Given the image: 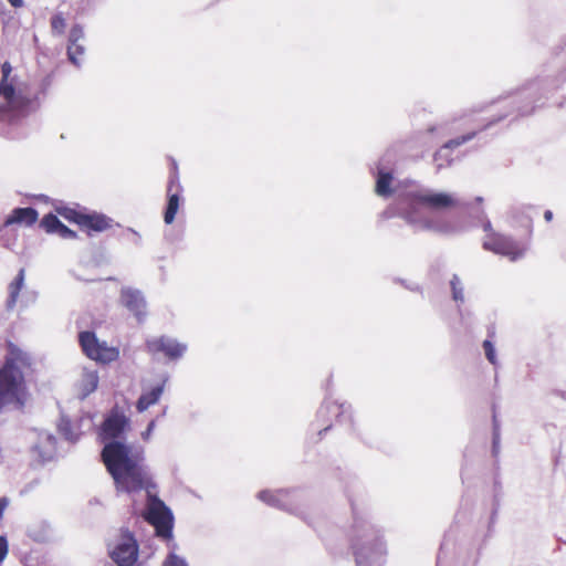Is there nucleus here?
I'll return each instance as SVG.
<instances>
[{
	"instance_id": "obj_1",
	"label": "nucleus",
	"mask_w": 566,
	"mask_h": 566,
	"mask_svg": "<svg viewBox=\"0 0 566 566\" xmlns=\"http://www.w3.org/2000/svg\"><path fill=\"white\" fill-rule=\"evenodd\" d=\"M128 426V419L118 412H112L101 428L103 462L112 475L117 492H147L146 520L155 527L158 536L170 538L174 517L170 510L153 491L156 484L149 468L145 463V452L142 447L119 441Z\"/></svg>"
},
{
	"instance_id": "obj_2",
	"label": "nucleus",
	"mask_w": 566,
	"mask_h": 566,
	"mask_svg": "<svg viewBox=\"0 0 566 566\" xmlns=\"http://www.w3.org/2000/svg\"><path fill=\"white\" fill-rule=\"evenodd\" d=\"M402 203L399 216L408 224L418 230L442 233L449 232L451 228L433 212L450 211L467 206L457 193L432 188L409 190Z\"/></svg>"
},
{
	"instance_id": "obj_3",
	"label": "nucleus",
	"mask_w": 566,
	"mask_h": 566,
	"mask_svg": "<svg viewBox=\"0 0 566 566\" xmlns=\"http://www.w3.org/2000/svg\"><path fill=\"white\" fill-rule=\"evenodd\" d=\"M0 81V132L11 134V128L21 122L39 106L36 91L24 81L11 76L12 67L9 62L1 65Z\"/></svg>"
},
{
	"instance_id": "obj_4",
	"label": "nucleus",
	"mask_w": 566,
	"mask_h": 566,
	"mask_svg": "<svg viewBox=\"0 0 566 566\" xmlns=\"http://www.w3.org/2000/svg\"><path fill=\"white\" fill-rule=\"evenodd\" d=\"M352 546L356 566H384L386 545L379 531L366 521H358L353 526Z\"/></svg>"
},
{
	"instance_id": "obj_5",
	"label": "nucleus",
	"mask_w": 566,
	"mask_h": 566,
	"mask_svg": "<svg viewBox=\"0 0 566 566\" xmlns=\"http://www.w3.org/2000/svg\"><path fill=\"white\" fill-rule=\"evenodd\" d=\"M24 363L22 352L10 344L6 364L0 370V410L9 405H23L24 385L20 366Z\"/></svg>"
},
{
	"instance_id": "obj_6",
	"label": "nucleus",
	"mask_w": 566,
	"mask_h": 566,
	"mask_svg": "<svg viewBox=\"0 0 566 566\" xmlns=\"http://www.w3.org/2000/svg\"><path fill=\"white\" fill-rule=\"evenodd\" d=\"M78 340L84 354L95 361L109 364L119 357L118 347L109 346L106 342L99 340L93 332L80 333Z\"/></svg>"
},
{
	"instance_id": "obj_7",
	"label": "nucleus",
	"mask_w": 566,
	"mask_h": 566,
	"mask_svg": "<svg viewBox=\"0 0 566 566\" xmlns=\"http://www.w3.org/2000/svg\"><path fill=\"white\" fill-rule=\"evenodd\" d=\"M109 556L118 566H134L138 559V544L128 531L120 534L108 545Z\"/></svg>"
},
{
	"instance_id": "obj_8",
	"label": "nucleus",
	"mask_w": 566,
	"mask_h": 566,
	"mask_svg": "<svg viewBox=\"0 0 566 566\" xmlns=\"http://www.w3.org/2000/svg\"><path fill=\"white\" fill-rule=\"evenodd\" d=\"M483 248L488 251L506 256L511 261L522 259L527 249L524 243L497 232H492L484 237Z\"/></svg>"
},
{
	"instance_id": "obj_9",
	"label": "nucleus",
	"mask_w": 566,
	"mask_h": 566,
	"mask_svg": "<svg viewBox=\"0 0 566 566\" xmlns=\"http://www.w3.org/2000/svg\"><path fill=\"white\" fill-rule=\"evenodd\" d=\"M147 348L153 354L164 353L170 359H178L186 353L187 345L175 338L161 336L147 340Z\"/></svg>"
},
{
	"instance_id": "obj_10",
	"label": "nucleus",
	"mask_w": 566,
	"mask_h": 566,
	"mask_svg": "<svg viewBox=\"0 0 566 566\" xmlns=\"http://www.w3.org/2000/svg\"><path fill=\"white\" fill-rule=\"evenodd\" d=\"M296 494L286 490L269 491L264 490L259 492L258 499L270 506L281 510L293 511V504Z\"/></svg>"
},
{
	"instance_id": "obj_11",
	"label": "nucleus",
	"mask_w": 566,
	"mask_h": 566,
	"mask_svg": "<svg viewBox=\"0 0 566 566\" xmlns=\"http://www.w3.org/2000/svg\"><path fill=\"white\" fill-rule=\"evenodd\" d=\"M120 300L123 305L128 308L138 321H142L146 316V301L139 290L130 287L123 289Z\"/></svg>"
},
{
	"instance_id": "obj_12",
	"label": "nucleus",
	"mask_w": 566,
	"mask_h": 566,
	"mask_svg": "<svg viewBox=\"0 0 566 566\" xmlns=\"http://www.w3.org/2000/svg\"><path fill=\"white\" fill-rule=\"evenodd\" d=\"M84 40V30L80 24L72 27L69 35L67 56L69 60L76 66L81 65L85 48L81 43Z\"/></svg>"
},
{
	"instance_id": "obj_13",
	"label": "nucleus",
	"mask_w": 566,
	"mask_h": 566,
	"mask_svg": "<svg viewBox=\"0 0 566 566\" xmlns=\"http://www.w3.org/2000/svg\"><path fill=\"white\" fill-rule=\"evenodd\" d=\"M180 191L181 187L178 180V175L177 172H174L168 185V202L164 216V220L167 224L172 223L176 218L180 205Z\"/></svg>"
},
{
	"instance_id": "obj_14",
	"label": "nucleus",
	"mask_w": 566,
	"mask_h": 566,
	"mask_svg": "<svg viewBox=\"0 0 566 566\" xmlns=\"http://www.w3.org/2000/svg\"><path fill=\"white\" fill-rule=\"evenodd\" d=\"M168 378L164 377L158 384L150 389H144L137 400L136 408L139 412L146 411L149 407L156 405L164 394Z\"/></svg>"
},
{
	"instance_id": "obj_15",
	"label": "nucleus",
	"mask_w": 566,
	"mask_h": 566,
	"mask_svg": "<svg viewBox=\"0 0 566 566\" xmlns=\"http://www.w3.org/2000/svg\"><path fill=\"white\" fill-rule=\"evenodd\" d=\"M113 220L101 213H83L80 227L95 232H102L112 227Z\"/></svg>"
},
{
	"instance_id": "obj_16",
	"label": "nucleus",
	"mask_w": 566,
	"mask_h": 566,
	"mask_svg": "<svg viewBox=\"0 0 566 566\" xmlns=\"http://www.w3.org/2000/svg\"><path fill=\"white\" fill-rule=\"evenodd\" d=\"M34 451L39 454L41 461L52 460L56 453V439L49 432H41L39 442L34 447Z\"/></svg>"
},
{
	"instance_id": "obj_17",
	"label": "nucleus",
	"mask_w": 566,
	"mask_h": 566,
	"mask_svg": "<svg viewBox=\"0 0 566 566\" xmlns=\"http://www.w3.org/2000/svg\"><path fill=\"white\" fill-rule=\"evenodd\" d=\"M99 381L98 373L94 369L83 368L81 379L78 380L77 387L82 399L97 389Z\"/></svg>"
},
{
	"instance_id": "obj_18",
	"label": "nucleus",
	"mask_w": 566,
	"mask_h": 566,
	"mask_svg": "<svg viewBox=\"0 0 566 566\" xmlns=\"http://www.w3.org/2000/svg\"><path fill=\"white\" fill-rule=\"evenodd\" d=\"M38 220V212L33 208H17L6 220V224L23 223L33 224Z\"/></svg>"
},
{
	"instance_id": "obj_19",
	"label": "nucleus",
	"mask_w": 566,
	"mask_h": 566,
	"mask_svg": "<svg viewBox=\"0 0 566 566\" xmlns=\"http://www.w3.org/2000/svg\"><path fill=\"white\" fill-rule=\"evenodd\" d=\"M475 135V132H472V133H469L464 136H461L459 138H454L450 142H448L447 144L443 145V147L438 150L434 155V161H436V165H437V169L440 170L441 168L444 167V164L442 161H440L442 158H447L448 156V150L450 148H454V147H458L462 144H464L465 142L472 139Z\"/></svg>"
},
{
	"instance_id": "obj_20",
	"label": "nucleus",
	"mask_w": 566,
	"mask_h": 566,
	"mask_svg": "<svg viewBox=\"0 0 566 566\" xmlns=\"http://www.w3.org/2000/svg\"><path fill=\"white\" fill-rule=\"evenodd\" d=\"M24 279H25V271L24 269H21L15 276V279L10 283L9 285V297L7 301V307L9 310L13 308V306L18 302L19 293L21 292L22 287L24 286Z\"/></svg>"
},
{
	"instance_id": "obj_21",
	"label": "nucleus",
	"mask_w": 566,
	"mask_h": 566,
	"mask_svg": "<svg viewBox=\"0 0 566 566\" xmlns=\"http://www.w3.org/2000/svg\"><path fill=\"white\" fill-rule=\"evenodd\" d=\"M392 176L388 171H384L382 169H378L377 180H376V193L380 197H388L392 193L391 188Z\"/></svg>"
},
{
	"instance_id": "obj_22",
	"label": "nucleus",
	"mask_w": 566,
	"mask_h": 566,
	"mask_svg": "<svg viewBox=\"0 0 566 566\" xmlns=\"http://www.w3.org/2000/svg\"><path fill=\"white\" fill-rule=\"evenodd\" d=\"M329 412L336 416L338 422H345L350 421L352 415H350V406L343 402V403H327L325 407Z\"/></svg>"
},
{
	"instance_id": "obj_23",
	"label": "nucleus",
	"mask_w": 566,
	"mask_h": 566,
	"mask_svg": "<svg viewBox=\"0 0 566 566\" xmlns=\"http://www.w3.org/2000/svg\"><path fill=\"white\" fill-rule=\"evenodd\" d=\"M59 432L71 442H75L80 438V432L74 430L70 420L64 417H62L59 422Z\"/></svg>"
},
{
	"instance_id": "obj_24",
	"label": "nucleus",
	"mask_w": 566,
	"mask_h": 566,
	"mask_svg": "<svg viewBox=\"0 0 566 566\" xmlns=\"http://www.w3.org/2000/svg\"><path fill=\"white\" fill-rule=\"evenodd\" d=\"M62 224L63 223L59 220V218L52 213L44 216V218L41 220V227L48 233H56Z\"/></svg>"
},
{
	"instance_id": "obj_25",
	"label": "nucleus",
	"mask_w": 566,
	"mask_h": 566,
	"mask_svg": "<svg viewBox=\"0 0 566 566\" xmlns=\"http://www.w3.org/2000/svg\"><path fill=\"white\" fill-rule=\"evenodd\" d=\"M56 212L69 221H73L80 226V219L83 217V212L76 211L69 207H56Z\"/></svg>"
},
{
	"instance_id": "obj_26",
	"label": "nucleus",
	"mask_w": 566,
	"mask_h": 566,
	"mask_svg": "<svg viewBox=\"0 0 566 566\" xmlns=\"http://www.w3.org/2000/svg\"><path fill=\"white\" fill-rule=\"evenodd\" d=\"M451 290H452V297L455 302H463L464 301V294H463V286L458 275H453V277L450 281Z\"/></svg>"
},
{
	"instance_id": "obj_27",
	"label": "nucleus",
	"mask_w": 566,
	"mask_h": 566,
	"mask_svg": "<svg viewBox=\"0 0 566 566\" xmlns=\"http://www.w3.org/2000/svg\"><path fill=\"white\" fill-rule=\"evenodd\" d=\"M52 31L62 34L65 30L66 22L61 13L55 14L51 20Z\"/></svg>"
},
{
	"instance_id": "obj_28",
	"label": "nucleus",
	"mask_w": 566,
	"mask_h": 566,
	"mask_svg": "<svg viewBox=\"0 0 566 566\" xmlns=\"http://www.w3.org/2000/svg\"><path fill=\"white\" fill-rule=\"evenodd\" d=\"M163 566H188V563L177 554L170 553L165 559Z\"/></svg>"
},
{
	"instance_id": "obj_29",
	"label": "nucleus",
	"mask_w": 566,
	"mask_h": 566,
	"mask_svg": "<svg viewBox=\"0 0 566 566\" xmlns=\"http://www.w3.org/2000/svg\"><path fill=\"white\" fill-rule=\"evenodd\" d=\"M483 348H484V352H485V356L488 358V360L492 364V365H496L497 360H496V354H495V348L492 344V342L490 340H484L483 342Z\"/></svg>"
},
{
	"instance_id": "obj_30",
	"label": "nucleus",
	"mask_w": 566,
	"mask_h": 566,
	"mask_svg": "<svg viewBox=\"0 0 566 566\" xmlns=\"http://www.w3.org/2000/svg\"><path fill=\"white\" fill-rule=\"evenodd\" d=\"M57 234L59 237L63 238V239H73L75 238V232L71 229H69L66 226L62 224L59 229V231L55 233Z\"/></svg>"
},
{
	"instance_id": "obj_31",
	"label": "nucleus",
	"mask_w": 566,
	"mask_h": 566,
	"mask_svg": "<svg viewBox=\"0 0 566 566\" xmlns=\"http://www.w3.org/2000/svg\"><path fill=\"white\" fill-rule=\"evenodd\" d=\"M499 444H500V433L496 424L494 426V432H493V452L496 453L499 451Z\"/></svg>"
},
{
	"instance_id": "obj_32",
	"label": "nucleus",
	"mask_w": 566,
	"mask_h": 566,
	"mask_svg": "<svg viewBox=\"0 0 566 566\" xmlns=\"http://www.w3.org/2000/svg\"><path fill=\"white\" fill-rule=\"evenodd\" d=\"M155 421H150L146 428V430L142 433V437L144 440H148L149 437L151 436L154 429H155Z\"/></svg>"
},
{
	"instance_id": "obj_33",
	"label": "nucleus",
	"mask_w": 566,
	"mask_h": 566,
	"mask_svg": "<svg viewBox=\"0 0 566 566\" xmlns=\"http://www.w3.org/2000/svg\"><path fill=\"white\" fill-rule=\"evenodd\" d=\"M7 506H8V500L6 497L0 499V517L2 516Z\"/></svg>"
},
{
	"instance_id": "obj_34",
	"label": "nucleus",
	"mask_w": 566,
	"mask_h": 566,
	"mask_svg": "<svg viewBox=\"0 0 566 566\" xmlns=\"http://www.w3.org/2000/svg\"><path fill=\"white\" fill-rule=\"evenodd\" d=\"M483 230L486 232V234L494 232L490 221L484 222Z\"/></svg>"
},
{
	"instance_id": "obj_35",
	"label": "nucleus",
	"mask_w": 566,
	"mask_h": 566,
	"mask_svg": "<svg viewBox=\"0 0 566 566\" xmlns=\"http://www.w3.org/2000/svg\"><path fill=\"white\" fill-rule=\"evenodd\" d=\"M8 2L14 8H21L23 6V0H8Z\"/></svg>"
},
{
	"instance_id": "obj_36",
	"label": "nucleus",
	"mask_w": 566,
	"mask_h": 566,
	"mask_svg": "<svg viewBox=\"0 0 566 566\" xmlns=\"http://www.w3.org/2000/svg\"><path fill=\"white\" fill-rule=\"evenodd\" d=\"M544 219L546 221H551L553 219V212L551 210H546L544 213Z\"/></svg>"
},
{
	"instance_id": "obj_37",
	"label": "nucleus",
	"mask_w": 566,
	"mask_h": 566,
	"mask_svg": "<svg viewBox=\"0 0 566 566\" xmlns=\"http://www.w3.org/2000/svg\"><path fill=\"white\" fill-rule=\"evenodd\" d=\"M520 113L525 115V114L530 113V109H520Z\"/></svg>"
},
{
	"instance_id": "obj_38",
	"label": "nucleus",
	"mask_w": 566,
	"mask_h": 566,
	"mask_svg": "<svg viewBox=\"0 0 566 566\" xmlns=\"http://www.w3.org/2000/svg\"><path fill=\"white\" fill-rule=\"evenodd\" d=\"M475 201L480 203V202H482V201H483V198H482V197H476V198H475Z\"/></svg>"
},
{
	"instance_id": "obj_39",
	"label": "nucleus",
	"mask_w": 566,
	"mask_h": 566,
	"mask_svg": "<svg viewBox=\"0 0 566 566\" xmlns=\"http://www.w3.org/2000/svg\"><path fill=\"white\" fill-rule=\"evenodd\" d=\"M82 421H86L87 422V426H91V419L87 418V419H82Z\"/></svg>"
}]
</instances>
